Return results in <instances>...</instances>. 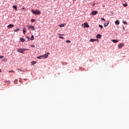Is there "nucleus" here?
<instances>
[{
    "label": "nucleus",
    "instance_id": "obj_1",
    "mask_svg": "<svg viewBox=\"0 0 129 129\" xmlns=\"http://www.w3.org/2000/svg\"><path fill=\"white\" fill-rule=\"evenodd\" d=\"M29 49H23V48H18L17 52L19 53H21L22 54H24V51H28Z\"/></svg>",
    "mask_w": 129,
    "mask_h": 129
},
{
    "label": "nucleus",
    "instance_id": "obj_2",
    "mask_svg": "<svg viewBox=\"0 0 129 129\" xmlns=\"http://www.w3.org/2000/svg\"><path fill=\"white\" fill-rule=\"evenodd\" d=\"M31 12L34 15H41V12L38 9L35 10V11L32 10Z\"/></svg>",
    "mask_w": 129,
    "mask_h": 129
},
{
    "label": "nucleus",
    "instance_id": "obj_3",
    "mask_svg": "<svg viewBox=\"0 0 129 129\" xmlns=\"http://www.w3.org/2000/svg\"><path fill=\"white\" fill-rule=\"evenodd\" d=\"M91 14L92 16H95V15H97V14H98V11H93Z\"/></svg>",
    "mask_w": 129,
    "mask_h": 129
},
{
    "label": "nucleus",
    "instance_id": "obj_4",
    "mask_svg": "<svg viewBox=\"0 0 129 129\" xmlns=\"http://www.w3.org/2000/svg\"><path fill=\"white\" fill-rule=\"evenodd\" d=\"M123 46H124V44L120 43L118 45V47L119 48V49H121V48L123 47Z\"/></svg>",
    "mask_w": 129,
    "mask_h": 129
},
{
    "label": "nucleus",
    "instance_id": "obj_5",
    "mask_svg": "<svg viewBox=\"0 0 129 129\" xmlns=\"http://www.w3.org/2000/svg\"><path fill=\"white\" fill-rule=\"evenodd\" d=\"M27 28L29 29H31L32 31H34V30H35V27L33 26H27Z\"/></svg>",
    "mask_w": 129,
    "mask_h": 129
},
{
    "label": "nucleus",
    "instance_id": "obj_6",
    "mask_svg": "<svg viewBox=\"0 0 129 129\" xmlns=\"http://www.w3.org/2000/svg\"><path fill=\"white\" fill-rule=\"evenodd\" d=\"M48 55H50V53L48 52V53H45V54H44L43 56V57L44 58H48Z\"/></svg>",
    "mask_w": 129,
    "mask_h": 129
},
{
    "label": "nucleus",
    "instance_id": "obj_7",
    "mask_svg": "<svg viewBox=\"0 0 129 129\" xmlns=\"http://www.w3.org/2000/svg\"><path fill=\"white\" fill-rule=\"evenodd\" d=\"M14 24H10L7 26V28L8 29H11V28H14Z\"/></svg>",
    "mask_w": 129,
    "mask_h": 129
},
{
    "label": "nucleus",
    "instance_id": "obj_8",
    "mask_svg": "<svg viewBox=\"0 0 129 129\" xmlns=\"http://www.w3.org/2000/svg\"><path fill=\"white\" fill-rule=\"evenodd\" d=\"M101 37H102L101 34H97L96 35V38L97 39H100V38H101Z\"/></svg>",
    "mask_w": 129,
    "mask_h": 129
},
{
    "label": "nucleus",
    "instance_id": "obj_9",
    "mask_svg": "<svg viewBox=\"0 0 129 129\" xmlns=\"http://www.w3.org/2000/svg\"><path fill=\"white\" fill-rule=\"evenodd\" d=\"M84 25L86 28H89V25H88V23H84Z\"/></svg>",
    "mask_w": 129,
    "mask_h": 129
},
{
    "label": "nucleus",
    "instance_id": "obj_10",
    "mask_svg": "<svg viewBox=\"0 0 129 129\" xmlns=\"http://www.w3.org/2000/svg\"><path fill=\"white\" fill-rule=\"evenodd\" d=\"M95 41H98V39H91L90 40V42H95Z\"/></svg>",
    "mask_w": 129,
    "mask_h": 129
},
{
    "label": "nucleus",
    "instance_id": "obj_11",
    "mask_svg": "<svg viewBox=\"0 0 129 129\" xmlns=\"http://www.w3.org/2000/svg\"><path fill=\"white\" fill-rule=\"evenodd\" d=\"M24 35L27 33V30L26 29V28H24L23 29Z\"/></svg>",
    "mask_w": 129,
    "mask_h": 129
},
{
    "label": "nucleus",
    "instance_id": "obj_12",
    "mask_svg": "<svg viewBox=\"0 0 129 129\" xmlns=\"http://www.w3.org/2000/svg\"><path fill=\"white\" fill-rule=\"evenodd\" d=\"M111 41L113 42V43H117V42H118V40L116 39H112Z\"/></svg>",
    "mask_w": 129,
    "mask_h": 129
},
{
    "label": "nucleus",
    "instance_id": "obj_13",
    "mask_svg": "<svg viewBox=\"0 0 129 129\" xmlns=\"http://www.w3.org/2000/svg\"><path fill=\"white\" fill-rule=\"evenodd\" d=\"M115 25H119V21L116 20V21L115 22Z\"/></svg>",
    "mask_w": 129,
    "mask_h": 129
},
{
    "label": "nucleus",
    "instance_id": "obj_14",
    "mask_svg": "<svg viewBox=\"0 0 129 129\" xmlns=\"http://www.w3.org/2000/svg\"><path fill=\"white\" fill-rule=\"evenodd\" d=\"M20 40L22 43H24V42H25L26 41V40L24 39V38H21Z\"/></svg>",
    "mask_w": 129,
    "mask_h": 129
},
{
    "label": "nucleus",
    "instance_id": "obj_15",
    "mask_svg": "<svg viewBox=\"0 0 129 129\" xmlns=\"http://www.w3.org/2000/svg\"><path fill=\"white\" fill-rule=\"evenodd\" d=\"M42 58H43V55H40L39 56L37 57V59H42Z\"/></svg>",
    "mask_w": 129,
    "mask_h": 129
},
{
    "label": "nucleus",
    "instance_id": "obj_16",
    "mask_svg": "<svg viewBox=\"0 0 129 129\" xmlns=\"http://www.w3.org/2000/svg\"><path fill=\"white\" fill-rule=\"evenodd\" d=\"M13 8L15 9V10H16V11H17L18 10L17 7L16 6H13Z\"/></svg>",
    "mask_w": 129,
    "mask_h": 129
},
{
    "label": "nucleus",
    "instance_id": "obj_17",
    "mask_svg": "<svg viewBox=\"0 0 129 129\" xmlns=\"http://www.w3.org/2000/svg\"><path fill=\"white\" fill-rule=\"evenodd\" d=\"M108 24H109V22H108L107 24L106 23H104V27H107V26H108Z\"/></svg>",
    "mask_w": 129,
    "mask_h": 129
},
{
    "label": "nucleus",
    "instance_id": "obj_18",
    "mask_svg": "<svg viewBox=\"0 0 129 129\" xmlns=\"http://www.w3.org/2000/svg\"><path fill=\"white\" fill-rule=\"evenodd\" d=\"M20 31V28H17L14 30V32H19Z\"/></svg>",
    "mask_w": 129,
    "mask_h": 129
},
{
    "label": "nucleus",
    "instance_id": "obj_19",
    "mask_svg": "<svg viewBox=\"0 0 129 129\" xmlns=\"http://www.w3.org/2000/svg\"><path fill=\"white\" fill-rule=\"evenodd\" d=\"M31 41H33L34 40V35H32L30 38Z\"/></svg>",
    "mask_w": 129,
    "mask_h": 129
},
{
    "label": "nucleus",
    "instance_id": "obj_20",
    "mask_svg": "<svg viewBox=\"0 0 129 129\" xmlns=\"http://www.w3.org/2000/svg\"><path fill=\"white\" fill-rule=\"evenodd\" d=\"M99 27L100 28H101V29H103V26L102 25H99Z\"/></svg>",
    "mask_w": 129,
    "mask_h": 129
},
{
    "label": "nucleus",
    "instance_id": "obj_21",
    "mask_svg": "<svg viewBox=\"0 0 129 129\" xmlns=\"http://www.w3.org/2000/svg\"><path fill=\"white\" fill-rule=\"evenodd\" d=\"M7 58H4L3 59V62H7Z\"/></svg>",
    "mask_w": 129,
    "mask_h": 129
},
{
    "label": "nucleus",
    "instance_id": "obj_22",
    "mask_svg": "<svg viewBox=\"0 0 129 129\" xmlns=\"http://www.w3.org/2000/svg\"><path fill=\"white\" fill-rule=\"evenodd\" d=\"M59 27H60V28H62V27H64V24H61L60 25H59Z\"/></svg>",
    "mask_w": 129,
    "mask_h": 129
},
{
    "label": "nucleus",
    "instance_id": "obj_23",
    "mask_svg": "<svg viewBox=\"0 0 129 129\" xmlns=\"http://www.w3.org/2000/svg\"><path fill=\"white\" fill-rule=\"evenodd\" d=\"M123 7H126L127 6V4H123Z\"/></svg>",
    "mask_w": 129,
    "mask_h": 129
},
{
    "label": "nucleus",
    "instance_id": "obj_24",
    "mask_svg": "<svg viewBox=\"0 0 129 129\" xmlns=\"http://www.w3.org/2000/svg\"><path fill=\"white\" fill-rule=\"evenodd\" d=\"M123 24H124V25H126V22L125 21H122Z\"/></svg>",
    "mask_w": 129,
    "mask_h": 129
},
{
    "label": "nucleus",
    "instance_id": "obj_25",
    "mask_svg": "<svg viewBox=\"0 0 129 129\" xmlns=\"http://www.w3.org/2000/svg\"><path fill=\"white\" fill-rule=\"evenodd\" d=\"M66 42L67 43H71V41L70 40H67Z\"/></svg>",
    "mask_w": 129,
    "mask_h": 129
},
{
    "label": "nucleus",
    "instance_id": "obj_26",
    "mask_svg": "<svg viewBox=\"0 0 129 129\" xmlns=\"http://www.w3.org/2000/svg\"><path fill=\"white\" fill-rule=\"evenodd\" d=\"M31 47H32V48H35V45H31Z\"/></svg>",
    "mask_w": 129,
    "mask_h": 129
},
{
    "label": "nucleus",
    "instance_id": "obj_27",
    "mask_svg": "<svg viewBox=\"0 0 129 129\" xmlns=\"http://www.w3.org/2000/svg\"><path fill=\"white\" fill-rule=\"evenodd\" d=\"M18 70H20V71H22V72H25V70H24L18 69Z\"/></svg>",
    "mask_w": 129,
    "mask_h": 129
},
{
    "label": "nucleus",
    "instance_id": "obj_28",
    "mask_svg": "<svg viewBox=\"0 0 129 129\" xmlns=\"http://www.w3.org/2000/svg\"><path fill=\"white\" fill-rule=\"evenodd\" d=\"M58 37L59 38V39H64V37L62 36H59Z\"/></svg>",
    "mask_w": 129,
    "mask_h": 129
},
{
    "label": "nucleus",
    "instance_id": "obj_29",
    "mask_svg": "<svg viewBox=\"0 0 129 129\" xmlns=\"http://www.w3.org/2000/svg\"><path fill=\"white\" fill-rule=\"evenodd\" d=\"M9 72V73H11L12 72H13L14 73H15V71H10Z\"/></svg>",
    "mask_w": 129,
    "mask_h": 129
},
{
    "label": "nucleus",
    "instance_id": "obj_30",
    "mask_svg": "<svg viewBox=\"0 0 129 129\" xmlns=\"http://www.w3.org/2000/svg\"><path fill=\"white\" fill-rule=\"evenodd\" d=\"M31 22H35V21H36V20H35V19H31Z\"/></svg>",
    "mask_w": 129,
    "mask_h": 129
},
{
    "label": "nucleus",
    "instance_id": "obj_31",
    "mask_svg": "<svg viewBox=\"0 0 129 129\" xmlns=\"http://www.w3.org/2000/svg\"><path fill=\"white\" fill-rule=\"evenodd\" d=\"M101 20H102V21H105V19H104V18H101Z\"/></svg>",
    "mask_w": 129,
    "mask_h": 129
},
{
    "label": "nucleus",
    "instance_id": "obj_32",
    "mask_svg": "<svg viewBox=\"0 0 129 129\" xmlns=\"http://www.w3.org/2000/svg\"><path fill=\"white\" fill-rule=\"evenodd\" d=\"M58 36H64V34H58Z\"/></svg>",
    "mask_w": 129,
    "mask_h": 129
},
{
    "label": "nucleus",
    "instance_id": "obj_33",
    "mask_svg": "<svg viewBox=\"0 0 129 129\" xmlns=\"http://www.w3.org/2000/svg\"><path fill=\"white\" fill-rule=\"evenodd\" d=\"M26 38H27V39H28L27 41H29V39H30V37H26Z\"/></svg>",
    "mask_w": 129,
    "mask_h": 129
},
{
    "label": "nucleus",
    "instance_id": "obj_34",
    "mask_svg": "<svg viewBox=\"0 0 129 129\" xmlns=\"http://www.w3.org/2000/svg\"><path fill=\"white\" fill-rule=\"evenodd\" d=\"M33 65H34V64H36V61H33Z\"/></svg>",
    "mask_w": 129,
    "mask_h": 129
},
{
    "label": "nucleus",
    "instance_id": "obj_35",
    "mask_svg": "<svg viewBox=\"0 0 129 129\" xmlns=\"http://www.w3.org/2000/svg\"><path fill=\"white\" fill-rule=\"evenodd\" d=\"M0 58H4L3 56H0Z\"/></svg>",
    "mask_w": 129,
    "mask_h": 129
},
{
    "label": "nucleus",
    "instance_id": "obj_36",
    "mask_svg": "<svg viewBox=\"0 0 129 129\" xmlns=\"http://www.w3.org/2000/svg\"><path fill=\"white\" fill-rule=\"evenodd\" d=\"M22 9L23 10H26V9L25 8H23Z\"/></svg>",
    "mask_w": 129,
    "mask_h": 129
},
{
    "label": "nucleus",
    "instance_id": "obj_37",
    "mask_svg": "<svg viewBox=\"0 0 129 129\" xmlns=\"http://www.w3.org/2000/svg\"><path fill=\"white\" fill-rule=\"evenodd\" d=\"M123 29L124 30V27H123Z\"/></svg>",
    "mask_w": 129,
    "mask_h": 129
},
{
    "label": "nucleus",
    "instance_id": "obj_38",
    "mask_svg": "<svg viewBox=\"0 0 129 129\" xmlns=\"http://www.w3.org/2000/svg\"><path fill=\"white\" fill-rule=\"evenodd\" d=\"M0 72H2V71L0 70Z\"/></svg>",
    "mask_w": 129,
    "mask_h": 129
}]
</instances>
